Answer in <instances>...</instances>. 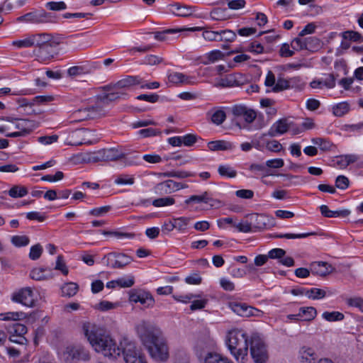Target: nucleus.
<instances>
[{
    "mask_svg": "<svg viewBox=\"0 0 363 363\" xmlns=\"http://www.w3.org/2000/svg\"><path fill=\"white\" fill-rule=\"evenodd\" d=\"M83 330L94 350L104 357L116 358L122 350L125 363H147L135 344L128 339L121 342V349L105 330L96 324L85 323Z\"/></svg>",
    "mask_w": 363,
    "mask_h": 363,
    "instance_id": "f257e3e1",
    "label": "nucleus"
},
{
    "mask_svg": "<svg viewBox=\"0 0 363 363\" xmlns=\"http://www.w3.org/2000/svg\"><path fill=\"white\" fill-rule=\"evenodd\" d=\"M135 329L153 359L164 362L168 359L169 349L160 328L148 321L142 320L136 325Z\"/></svg>",
    "mask_w": 363,
    "mask_h": 363,
    "instance_id": "f03ea898",
    "label": "nucleus"
},
{
    "mask_svg": "<svg viewBox=\"0 0 363 363\" xmlns=\"http://www.w3.org/2000/svg\"><path fill=\"white\" fill-rule=\"evenodd\" d=\"M226 344L235 359L245 363L248 354V337L242 330L232 329L228 332Z\"/></svg>",
    "mask_w": 363,
    "mask_h": 363,
    "instance_id": "7ed1b4c3",
    "label": "nucleus"
},
{
    "mask_svg": "<svg viewBox=\"0 0 363 363\" xmlns=\"http://www.w3.org/2000/svg\"><path fill=\"white\" fill-rule=\"evenodd\" d=\"M135 85H140L141 89H155L160 86V83L157 82L147 83L139 76H127L115 83H110L109 84L100 87V89L101 91L117 89L126 92V90Z\"/></svg>",
    "mask_w": 363,
    "mask_h": 363,
    "instance_id": "20e7f679",
    "label": "nucleus"
},
{
    "mask_svg": "<svg viewBox=\"0 0 363 363\" xmlns=\"http://www.w3.org/2000/svg\"><path fill=\"white\" fill-rule=\"evenodd\" d=\"M0 120L13 124L15 128L18 130V131L6 133V136L9 138L25 137L38 127V122L28 119L3 116Z\"/></svg>",
    "mask_w": 363,
    "mask_h": 363,
    "instance_id": "39448f33",
    "label": "nucleus"
},
{
    "mask_svg": "<svg viewBox=\"0 0 363 363\" xmlns=\"http://www.w3.org/2000/svg\"><path fill=\"white\" fill-rule=\"evenodd\" d=\"M250 354L255 363H265L268 359L267 345L257 333H253L250 340Z\"/></svg>",
    "mask_w": 363,
    "mask_h": 363,
    "instance_id": "423d86ee",
    "label": "nucleus"
},
{
    "mask_svg": "<svg viewBox=\"0 0 363 363\" xmlns=\"http://www.w3.org/2000/svg\"><path fill=\"white\" fill-rule=\"evenodd\" d=\"M133 258L124 253L111 252L102 258V263L111 269H123L133 262Z\"/></svg>",
    "mask_w": 363,
    "mask_h": 363,
    "instance_id": "0eeeda50",
    "label": "nucleus"
},
{
    "mask_svg": "<svg viewBox=\"0 0 363 363\" xmlns=\"http://www.w3.org/2000/svg\"><path fill=\"white\" fill-rule=\"evenodd\" d=\"M51 16L45 11H32L16 18V22L39 24L50 22Z\"/></svg>",
    "mask_w": 363,
    "mask_h": 363,
    "instance_id": "6e6552de",
    "label": "nucleus"
},
{
    "mask_svg": "<svg viewBox=\"0 0 363 363\" xmlns=\"http://www.w3.org/2000/svg\"><path fill=\"white\" fill-rule=\"evenodd\" d=\"M11 300L29 308H33L35 306L33 292L30 287H25L14 292L12 294Z\"/></svg>",
    "mask_w": 363,
    "mask_h": 363,
    "instance_id": "1a4fd4ad",
    "label": "nucleus"
},
{
    "mask_svg": "<svg viewBox=\"0 0 363 363\" xmlns=\"http://www.w3.org/2000/svg\"><path fill=\"white\" fill-rule=\"evenodd\" d=\"M91 133L90 130L85 128L75 130L68 136L67 144L72 146L91 144V141L89 139Z\"/></svg>",
    "mask_w": 363,
    "mask_h": 363,
    "instance_id": "9d476101",
    "label": "nucleus"
},
{
    "mask_svg": "<svg viewBox=\"0 0 363 363\" xmlns=\"http://www.w3.org/2000/svg\"><path fill=\"white\" fill-rule=\"evenodd\" d=\"M62 357L67 362L74 359H89V353L81 347L73 346L67 347L62 352Z\"/></svg>",
    "mask_w": 363,
    "mask_h": 363,
    "instance_id": "9b49d317",
    "label": "nucleus"
},
{
    "mask_svg": "<svg viewBox=\"0 0 363 363\" xmlns=\"http://www.w3.org/2000/svg\"><path fill=\"white\" fill-rule=\"evenodd\" d=\"M102 91V93L97 96L106 107L112 102H116L121 99H126L128 96V94L126 92L123 91H118L117 89Z\"/></svg>",
    "mask_w": 363,
    "mask_h": 363,
    "instance_id": "f8f14e48",
    "label": "nucleus"
},
{
    "mask_svg": "<svg viewBox=\"0 0 363 363\" xmlns=\"http://www.w3.org/2000/svg\"><path fill=\"white\" fill-rule=\"evenodd\" d=\"M320 46V41L318 38L314 37L306 38L303 40L296 38L291 42V47L294 50H308L313 51L318 48Z\"/></svg>",
    "mask_w": 363,
    "mask_h": 363,
    "instance_id": "ddd939ff",
    "label": "nucleus"
},
{
    "mask_svg": "<svg viewBox=\"0 0 363 363\" xmlns=\"http://www.w3.org/2000/svg\"><path fill=\"white\" fill-rule=\"evenodd\" d=\"M235 117H242L247 123H252L257 117L256 112L243 105H235L232 108Z\"/></svg>",
    "mask_w": 363,
    "mask_h": 363,
    "instance_id": "4468645a",
    "label": "nucleus"
},
{
    "mask_svg": "<svg viewBox=\"0 0 363 363\" xmlns=\"http://www.w3.org/2000/svg\"><path fill=\"white\" fill-rule=\"evenodd\" d=\"M334 269V267L326 262H313L310 264L311 273L320 277L330 274Z\"/></svg>",
    "mask_w": 363,
    "mask_h": 363,
    "instance_id": "2eb2a0df",
    "label": "nucleus"
},
{
    "mask_svg": "<svg viewBox=\"0 0 363 363\" xmlns=\"http://www.w3.org/2000/svg\"><path fill=\"white\" fill-rule=\"evenodd\" d=\"M187 187L188 186L186 184L169 179L158 184L156 188L160 192L170 194L173 191Z\"/></svg>",
    "mask_w": 363,
    "mask_h": 363,
    "instance_id": "dca6fc26",
    "label": "nucleus"
},
{
    "mask_svg": "<svg viewBox=\"0 0 363 363\" xmlns=\"http://www.w3.org/2000/svg\"><path fill=\"white\" fill-rule=\"evenodd\" d=\"M130 301L134 303H140L145 307H152L155 303L152 296L147 292L133 293L130 295Z\"/></svg>",
    "mask_w": 363,
    "mask_h": 363,
    "instance_id": "f3484780",
    "label": "nucleus"
},
{
    "mask_svg": "<svg viewBox=\"0 0 363 363\" xmlns=\"http://www.w3.org/2000/svg\"><path fill=\"white\" fill-rule=\"evenodd\" d=\"M59 44L60 42L55 40L46 45L48 48H44L45 49H43V47L38 48L37 50L38 57L41 60H46L53 57L57 54L56 48Z\"/></svg>",
    "mask_w": 363,
    "mask_h": 363,
    "instance_id": "a211bd4d",
    "label": "nucleus"
},
{
    "mask_svg": "<svg viewBox=\"0 0 363 363\" xmlns=\"http://www.w3.org/2000/svg\"><path fill=\"white\" fill-rule=\"evenodd\" d=\"M310 86L313 89H332L335 86V79L334 75L329 74L325 78L315 79L310 83Z\"/></svg>",
    "mask_w": 363,
    "mask_h": 363,
    "instance_id": "6ab92c4d",
    "label": "nucleus"
},
{
    "mask_svg": "<svg viewBox=\"0 0 363 363\" xmlns=\"http://www.w3.org/2000/svg\"><path fill=\"white\" fill-rule=\"evenodd\" d=\"M91 118L101 117L106 115V110L105 105L96 96V102L94 105L86 107Z\"/></svg>",
    "mask_w": 363,
    "mask_h": 363,
    "instance_id": "aec40b11",
    "label": "nucleus"
},
{
    "mask_svg": "<svg viewBox=\"0 0 363 363\" xmlns=\"http://www.w3.org/2000/svg\"><path fill=\"white\" fill-rule=\"evenodd\" d=\"M170 8L173 14L181 17L190 16L195 11V7L194 6L182 5L178 3L170 5Z\"/></svg>",
    "mask_w": 363,
    "mask_h": 363,
    "instance_id": "412c9836",
    "label": "nucleus"
},
{
    "mask_svg": "<svg viewBox=\"0 0 363 363\" xmlns=\"http://www.w3.org/2000/svg\"><path fill=\"white\" fill-rule=\"evenodd\" d=\"M33 46H36L38 48H48L46 45L51 43L56 39L50 33H38L32 34Z\"/></svg>",
    "mask_w": 363,
    "mask_h": 363,
    "instance_id": "4be33fe9",
    "label": "nucleus"
},
{
    "mask_svg": "<svg viewBox=\"0 0 363 363\" xmlns=\"http://www.w3.org/2000/svg\"><path fill=\"white\" fill-rule=\"evenodd\" d=\"M30 277L34 280L41 281L52 279L53 274L52 269L39 267L33 269L30 273Z\"/></svg>",
    "mask_w": 363,
    "mask_h": 363,
    "instance_id": "5701e85b",
    "label": "nucleus"
},
{
    "mask_svg": "<svg viewBox=\"0 0 363 363\" xmlns=\"http://www.w3.org/2000/svg\"><path fill=\"white\" fill-rule=\"evenodd\" d=\"M211 118V121L217 125H221L226 119V113L223 109L215 108L206 113Z\"/></svg>",
    "mask_w": 363,
    "mask_h": 363,
    "instance_id": "b1692460",
    "label": "nucleus"
},
{
    "mask_svg": "<svg viewBox=\"0 0 363 363\" xmlns=\"http://www.w3.org/2000/svg\"><path fill=\"white\" fill-rule=\"evenodd\" d=\"M168 80L172 84H190L192 83L191 77L187 76L183 73L172 72L168 74Z\"/></svg>",
    "mask_w": 363,
    "mask_h": 363,
    "instance_id": "393cba45",
    "label": "nucleus"
},
{
    "mask_svg": "<svg viewBox=\"0 0 363 363\" xmlns=\"http://www.w3.org/2000/svg\"><path fill=\"white\" fill-rule=\"evenodd\" d=\"M203 37L205 40L209 41H220V31H213L209 30L208 28H204L202 27H192L186 28V30L189 31H199L202 30Z\"/></svg>",
    "mask_w": 363,
    "mask_h": 363,
    "instance_id": "a878e982",
    "label": "nucleus"
},
{
    "mask_svg": "<svg viewBox=\"0 0 363 363\" xmlns=\"http://www.w3.org/2000/svg\"><path fill=\"white\" fill-rule=\"evenodd\" d=\"M208 147L211 151H219L231 150L235 147V145L229 141L215 140L209 142Z\"/></svg>",
    "mask_w": 363,
    "mask_h": 363,
    "instance_id": "bb28decb",
    "label": "nucleus"
},
{
    "mask_svg": "<svg viewBox=\"0 0 363 363\" xmlns=\"http://www.w3.org/2000/svg\"><path fill=\"white\" fill-rule=\"evenodd\" d=\"M225 54L223 53L220 50H214L206 54V55L203 56L201 62L203 65H209L223 60Z\"/></svg>",
    "mask_w": 363,
    "mask_h": 363,
    "instance_id": "cd10ccee",
    "label": "nucleus"
},
{
    "mask_svg": "<svg viewBox=\"0 0 363 363\" xmlns=\"http://www.w3.org/2000/svg\"><path fill=\"white\" fill-rule=\"evenodd\" d=\"M257 227L259 228H268L274 225V218L267 214H259L256 217Z\"/></svg>",
    "mask_w": 363,
    "mask_h": 363,
    "instance_id": "c85d7f7f",
    "label": "nucleus"
},
{
    "mask_svg": "<svg viewBox=\"0 0 363 363\" xmlns=\"http://www.w3.org/2000/svg\"><path fill=\"white\" fill-rule=\"evenodd\" d=\"M241 78L240 75H228L221 80L220 85L223 87L240 86L242 84Z\"/></svg>",
    "mask_w": 363,
    "mask_h": 363,
    "instance_id": "c756f323",
    "label": "nucleus"
},
{
    "mask_svg": "<svg viewBox=\"0 0 363 363\" xmlns=\"http://www.w3.org/2000/svg\"><path fill=\"white\" fill-rule=\"evenodd\" d=\"M7 330L9 335H14L17 337H24V335L27 333L26 326L18 323L9 325Z\"/></svg>",
    "mask_w": 363,
    "mask_h": 363,
    "instance_id": "7c9ffc66",
    "label": "nucleus"
},
{
    "mask_svg": "<svg viewBox=\"0 0 363 363\" xmlns=\"http://www.w3.org/2000/svg\"><path fill=\"white\" fill-rule=\"evenodd\" d=\"M186 30V28L181 29H167L162 31H157L154 33V37L159 41H167L169 40V35L176 34L177 33Z\"/></svg>",
    "mask_w": 363,
    "mask_h": 363,
    "instance_id": "2f4dec72",
    "label": "nucleus"
},
{
    "mask_svg": "<svg viewBox=\"0 0 363 363\" xmlns=\"http://www.w3.org/2000/svg\"><path fill=\"white\" fill-rule=\"evenodd\" d=\"M204 363H232L227 357L214 352H209L204 359Z\"/></svg>",
    "mask_w": 363,
    "mask_h": 363,
    "instance_id": "473e14b6",
    "label": "nucleus"
},
{
    "mask_svg": "<svg viewBox=\"0 0 363 363\" xmlns=\"http://www.w3.org/2000/svg\"><path fill=\"white\" fill-rule=\"evenodd\" d=\"M299 315L301 318H303L304 320L310 321L313 320L316 315L317 311L313 306L309 307H301L299 308Z\"/></svg>",
    "mask_w": 363,
    "mask_h": 363,
    "instance_id": "72a5a7b5",
    "label": "nucleus"
},
{
    "mask_svg": "<svg viewBox=\"0 0 363 363\" xmlns=\"http://www.w3.org/2000/svg\"><path fill=\"white\" fill-rule=\"evenodd\" d=\"M105 161H116L124 157V154L116 148L104 149Z\"/></svg>",
    "mask_w": 363,
    "mask_h": 363,
    "instance_id": "f704fd0d",
    "label": "nucleus"
},
{
    "mask_svg": "<svg viewBox=\"0 0 363 363\" xmlns=\"http://www.w3.org/2000/svg\"><path fill=\"white\" fill-rule=\"evenodd\" d=\"M70 123L73 122H79L83 121L84 120L91 119L89 117V114L86 108H80L74 112L70 116Z\"/></svg>",
    "mask_w": 363,
    "mask_h": 363,
    "instance_id": "c9c22d12",
    "label": "nucleus"
},
{
    "mask_svg": "<svg viewBox=\"0 0 363 363\" xmlns=\"http://www.w3.org/2000/svg\"><path fill=\"white\" fill-rule=\"evenodd\" d=\"M11 45L18 49L31 48L33 46L32 35H28L23 39L15 40Z\"/></svg>",
    "mask_w": 363,
    "mask_h": 363,
    "instance_id": "e433bc0d",
    "label": "nucleus"
},
{
    "mask_svg": "<svg viewBox=\"0 0 363 363\" xmlns=\"http://www.w3.org/2000/svg\"><path fill=\"white\" fill-rule=\"evenodd\" d=\"M2 320H20L26 318V314L23 312H7L0 314Z\"/></svg>",
    "mask_w": 363,
    "mask_h": 363,
    "instance_id": "4c0bfd02",
    "label": "nucleus"
},
{
    "mask_svg": "<svg viewBox=\"0 0 363 363\" xmlns=\"http://www.w3.org/2000/svg\"><path fill=\"white\" fill-rule=\"evenodd\" d=\"M350 111V105L347 102H341L333 107V113L337 117H342Z\"/></svg>",
    "mask_w": 363,
    "mask_h": 363,
    "instance_id": "58836bf2",
    "label": "nucleus"
},
{
    "mask_svg": "<svg viewBox=\"0 0 363 363\" xmlns=\"http://www.w3.org/2000/svg\"><path fill=\"white\" fill-rule=\"evenodd\" d=\"M359 157L355 155H346L339 157L337 164L342 167H346L352 163L357 162Z\"/></svg>",
    "mask_w": 363,
    "mask_h": 363,
    "instance_id": "ea45409f",
    "label": "nucleus"
},
{
    "mask_svg": "<svg viewBox=\"0 0 363 363\" xmlns=\"http://www.w3.org/2000/svg\"><path fill=\"white\" fill-rule=\"evenodd\" d=\"M322 317L328 322H335L342 320L345 315L343 313L338 311H325L322 314Z\"/></svg>",
    "mask_w": 363,
    "mask_h": 363,
    "instance_id": "a19ab883",
    "label": "nucleus"
},
{
    "mask_svg": "<svg viewBox=\"0 0 363 363\" xmlns=\"http://www.w3.org/2000/svg\"><path fill=\"white\" fill-rule=\"evenodd\" d=\"M305 296L311 299H321L326 296V291L321 289L313 288L306 291Z\"/></svg>",
    "mask_w": 363,
    "mask_h": 363,
    "instance_id": "79ce46f5",
    "label": "nucleus"
},
{
    "mask_svg": "<svg viewBox=\"0 0 363 363\" xmlns=\"http://www.w3.org/2000/svg\"><path fill=\"white\" fill-rule=\"evenodd\" d=\"M134 182V177L128 174H120L114 180V183L117 185H133Z\"/></svg>",
    "mask_w": 363,
    "mask_h": 363,
    "instance_id": "37998d69",
    "label": "nucleus"
},
{
    "mask_svg": "<svg viewBox=\"0 0 363 363\" xmlns=\"http://www.w3.org/2000/svg\"><path fill=\"white\" fill-rule=\"evenodd\" d=\"M316 235L315 233H285V234H276L273 235L274 238H286V239H296V238H305L310 235Z\"/></svg>",
    "mask_w": 363,
    "mask_h": 363,
    "instance_id": "c03bdc74",
    "label": "nucleus"
},
{
    "mask_svg": "<svg viewBox=\"0 0 363 363\" xmlns=\"http://www.w3.org/2000/svg\"><path fill=\"white\" fill-rule=\"evenodd\" d=\"M226 9L216 8L210 13V17L215 21H224L227 19Z\"/></svg>",
    "mask_w": 363,
    "mask_h": 363,
    "instance_id": "a18cd8bd",
    "label": "nucleus"
},
{
    "mask_svg": "<svg viewBox=\"0 0 363 363\" xmlns=\"http://www.w3.org/2000/svg\"><path fill=\"white\" fill-rule=\"evenodd\" d=\"M218 171L219 174L222 177L234 178L237 175V172L228 165H220Z\"/></svg>",
    "mask_w": 363,
    "mask_h": 363,
    "instance_id": "49530a36",
    "label": "nucleus"
},
{
    "mask_svg": "<svg viewBox=\"0 0 363 363\" xmlns=\"http://www.w3.org/2000/svg\"><path fill=\"white\" fill-rule=\"evenodd\" d=\"M174 219V228L179 231L184 232L186 230L189 223V218L186 217H179Z\"/></svg>",
    "mask_w": 363,
    "mask_h": 363,
    "instance_id": "de8ad7c7",
    "label": "nucleus"
},
{
    "mask_svg": "<svg viewBox=\"0 0 363 363\" xmlns=\"http://www.w3.org/2000/svg\"><path fill=\"white\" fill-rule=\"evenodd\" d=\"M78 285L75 283L66 284L62 288V291L65 296L71 297L74 296L78 291Z\"/></svg>",
    "mask_w": 363,
    "mask_h": 363,
    "instance_id": "09e8293b",
    "label": "nucleus"
},
{
    "mask_svg": "<svg viewBox=\"0 0 363 363\" xmlns=\"http://www.w3.org/2000/svg\"><path fill=\"white\" fill-rule=\"evenodd\" d=\"M163 62V57L155 55H147L145 57L143 60V64L150 66L158 65L162 63Z\"/></svg>",
    "mask_w": 363,
    "mask_h": 363,
    "instance_id": "8fccbe9b",
    "label": "nucleus"
},
{
    "mask_svg": "<svg viewBox=\"0 0 363 363\" xmlns=\"http://www.w3.org/2000/svg\"><path fill=\"white\" fill-rule=\"evenodd\" d=\"M28 190L24 186H14L9 191V195L12 198H20L26 196Z\"/></svg>",
    "mask_w": 363,
    "mask_h": 363,
    "instance_id": "3c124183",
    "label": "nucleus"
},
{
    "mask_svg": "<svg viewBox=\"0 0 363 363\" xmlns=\"http://www.w3.org/2000/svg\"><path fill=\"white\" fill-rule=\"evenodd\" d=\"M273 125L274 126L276 131L279 135H282L286 133L289 128V124L287 123V121L285 118L277 121L273 124Z\"/></svg>",
    "mask_w": 363,
    "mask_h": 363,
    "instance_id": "603ef678",
    "label": "nucleus"
},
{
    "mask_svg": "<svg viewBox=\"0 0 363 363\" xmlns=\"http://www.w3.org/2000/svg\"><path fill=\"white\" fill-rule=\"evenodd\" d=\"M29 241V238L26 235H15L11 238L12 244L18 247L28 245Z\"/></svg>",
    "mask_w": 363,
    "mask_h": 363,
    "instance_id": "864d4df0",
    "label": "nucleus"
},
{
    "mask_svg": "<svg viewBox=\"0 0 363 363\" xmlns=\"http://www.w3.org/2000/svg\"><path fill=\"white\" fill-rule=\"evenodd\" d=\"M289 82L284 78H278L276 81L275 86H273L272 91L273 92H280L289 88Z\"/></svg>",
    "mask_w": 363,
    "mask_h": 363,
    "instance_id": "5fc2aeb1",
    "label": "nucleus"
},
{
    "mask_svg": "<svg viewBox=\"0 0 363 363\" xmlns=\"http://www.w3.org/2000/svg\"><path fill=\"white\" fill-rule=\"evenodd\" d=\"M163 175L164 177H177V178L184 179V178H186V177H194V174L188 172L186 171H172V172H164L163 174Z\"/></svg>",
    "mask_w": 363,
    "mask_h": 363,
    "instance_id": "6e6d98bb",
    "label": "nucleus"
},
{
    "mask_svg": "<svg viewBox=\"0 0 363 363\" xmlns=\"http://www.w3.org/2000/svg\"><path fill=\"white\" fill-rule=\"evenodd\" d=\"M301 354L302 359H305L308 362L316 359L315 352L310 347H303L301 350Z\"/></svg>",
    "mask_w": 363,
    "mask_h": 363,
    "instance_id": "4d7b16f0",
    "label": "nucleus"
},
{
    "mask_svg": "<svg viewBox=\"0 0 363 363\" xmlns=\"http://www.w3.org/2000/svg\"><path fill=\"white\" fill-rule=\"evenodd\" d=\"M174 202V199L172 197H164L155 199L152 202V205L156 207H162L172 205Z\"/></svg>",
    "mask_w": 363,
    "mask_h": 363,
    "instance_id": "13d9d810",
    "label": "nucleus"
},
{
    "mask_svg": "<svg viewBox=\"0 0 363 363\" xmlns=\"http://www.w3.org/2000/svg\"><path fill=\"white\" fill-rule=\"evenodd\" d=\"M43 252V247L40 244H36L30 247L29 257L32 260L38 259Z\"/></svg>",
    "mask_w": 363,
    "mask_h": 363,
    "instance_id": "bf43d9fd",
    "label": "nucleus"
},
{
    "mask_svg": "<svg viewBox=\"0 0 363 363\" xmlns=\"http://www.w3.org/2000/svg\"><path fill=\"white\" fill-rule=\"evenodd\" d=\"M236 34L231 30H222L220 31V41L233 42Z\"/></svg>",
    "mask_w": 363,
    "mask_h": 363,
    "instance_id": "052dcab7",
    "label": "nucleus"
},
{
    "mask_svg": "<svg viewBox=\"0 0 363 363\" xmlns=\"http://www.w3.org/2000/svg\"><path fill=\"white\" fill-rule=\"evenodd\" d=\"M111 209V206H105L91 209L89 213L95 217H101L106 215Z\"/></svg>",
    "mask_w": 363,
    "mask_h": 363,
    "instance_id": "680f3d73",
    "label": "nucleus"
},
{
    "mask_svg": "<svg viewBox=\"0 0 363 363\" xmlns=\"http://www.w3.org/2000/svg\"><path fill=\"white\" fill-rule=\"evenodd\" d=\"M55 269L60 271L64 275L68 274L69 270L62 255L57 256Z\"/></svg>",
    "mask_w": 363,
    "mask_h": 363,
    "instance_id": "e2e57ef3",
    "label": "nucleus"
},
{
    "mask_svg": "<svg viewBox=\"0 0 363 363\" xmlns=\"http://www.w3.org/2000/svg\"><path fill=\"white\" fill-rule=\"evenodd\" d=\"M247 306V305L246 303H233L230 304V308L234 313H237L240 316L244 317Z\"/></svg>",
    "mask_w": 363,
    "mask_h": 363,
    "instance_id": "0e129e2a",
    "label": "nucleus"
},
{
    "mask_svg": "<svg viewBox=\"0 0 363 363\" xmlns=\"http://www.w3.org/2000/svg\"><path fill=\"white\" fill-rule=\"evenodd\" d=\"M266 147L269 151L273 152H279L283 149L282 145L275 140L267 142Z\"/></svg>",
    "mask_w": 363,
    "mask_h": 363,
    "instance_id": "69168bd1",
    "label": "nucleus"
},
{
    "mask_svg": "<svg viewBox=\"0 0 363 363\" xmlns=\"http://www.w3.org/2000/svg\"><path fill=\"white\" fill-rule=\"evenodd\" d=\"M344 38H347V39H350L354 42L361 43L363 41L362 35L359 33H358L357 31H353V30L346 31L344 33Z\"/></svg>",
    "mask_w": 363,
    "mask_h": 363,
    "instance_id": "338daca9",
    "label": "nucleus"
},
{
    "mask_svg": "<svg viewBox=\"0 0 363 363\" xmlns=\"http://www.w3.org/2000/svg\"><path fill=\"white\" fill-rule=\"evenodd\" d=\"M349 306L356 307L363 312V298L361 297L350 298L347 300Z\"/></svg>",
    "mask_w": 363,
    "mask_h": 363,
    "instance_id": "774afa93",
    "label": "nucleus"
}]
</instances>
